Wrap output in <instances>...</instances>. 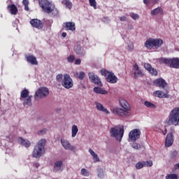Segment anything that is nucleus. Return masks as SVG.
<instances>
[{
    "instance_id": "obj_1",
    "label": "nucleus",
    "mask_w": 179,
    "mask_h": 179,
    "mask_svg": "<svg viewBox=\"0 0 179 179\" xmlns=\"http://www.w3.org/2000/svg\"><path fill=\"white\" fill-rule=\"evenodd\" d=\"M119 103L122 108H114L112 110V113L115 115H120V117H129L131 115L129 103L124 99H120Z\"/></svg>"
},
{
    "instance_id": "obj_2",
    "label": "nucleus",
    "mask_w": 179,
    "mask_h": 179,
    "mask_svg": "<svg viewBox=\"0 0 179 179\" xmlns=\"http://www.w3.org/2000/svg\"><path fill=\"white\" fill-rule=\"evenodd\" d=\"M167 125H174L178 127L179 125V107L174 108L169 113L168 119L166 120Z\"/></svg>"
},
{
    "instance_id": "obj_3",
    "label": "nucleus",
    "mask_w": 179,
    "mask_h": 179,
    "mask_svg": "<svg viewBox=\"0 0 179 179\" xmlns=\"http://www.w3.org/2000/svg\"><path fill=\"white\" fill-rule=\"evenodd\" d=\"M45 143H47V140L45 138L41 139L38 143L36 144V146L34 147V149L32 152L33 157H35V159H40L43 155L45 152Z\"/></svg>"
},
{
    "instance_id": "obj_4",
    "label": "nucleus",
    "mask_w": 179,
    "mask_h": 179,
    "mask_svg": "<svg viewBox=\"0 0 179 179\" xmlns=\"http://www.w3.org/2000/svg\"><path fill=\"white\" fill-rule=\"evenodd\" d=\"M110 136L115 138L117 142H121L124 136V126L119 124L110 128Z\"/></svg>"
},
{
    "instance_id": "obj_5",
    "label": "nucleus",
    "mask_w": 179,
    "mask_h": 179,
    "mask_svg": "<svg viewBox=\"0 0 179 179\" xmlns=\"http://www.w3.org/2000/svg\"><path fill=\"white\" fill-rule=\"evenodd\" d=\"M163 45V39L162 38H149L145 43L146 48H152L155 47L156 49L160 48Z\"/></svg>"
},
{
    "instance_id": "obj_6",
    "label": "nucleus",
    "mask_w": 179,
    "mask_h": 179,
    "mask_svg": "<svg viewBox=\"0 0 179 179\" xmlns=\"http://www.w3.org/2000/svg\"><path fill=\"white\" fill-rule=\"evenodd\" d=\"M31 95H30V92L27 90V89H24L21 91L20 100L22 101L23 106H29V107L31 106Z\"/></svg>"
},
{
    "instance_id": "obj_7",
    "label": "nucleus",
    "mask_w": 179,
    "mask_h": 179,
    "mask_svg": "<svg viewBox=\"0 0 179 179\" xmlns=\"http://www.w3.org/2000/svg\"><path fill=\"white\" fill-rule=\"evenodd\" d=\"M101 75L106 77V80L108 83H117L118 82V78L111 71H108L104 69L101 70Z\"/></svg>"
},
{
    "instance_id": "obj_8",
    "label": "nucleus",
    "mask_w": 179,
    "mask_h": 179,
    "mask_svg": "<svg viewBox=\"0 0 179 179\" xmlns=\"http://www.w3.org/2000/svg\"><path fill=\"white\" fill-rule=\"evenodd\" d=\"M39 5L45 13H51L55 9V6L48 0H39Z\"/></svg>"
},
{
    "instance_id": "obj_9",
    "label": "nucleus",
    "mask_w": 179,
    "mask_h": 179,
    "mask_svg": "<svg viewBox=\"0 0 179 179\" xmlns=\"http://www.w3.org/2000/svg\"><path fill=\"white\" fill-rule=\"evenodd\" d=\"M48 94H50V90L48 88L42 87L36 91L34 94L35 101H38L40 99H45Z\"/></svg>"
},
{
    "instance_id": "obj_10",
    "label": "nucleus",
    "mask_w": 179,
    "mask_h": 179,
    "mask_svg": "<svg viewBox=\"0 0 179 179\" xmlns=\"http://www.w3.org/2000/svg\"><path fill=\"white\" fill-rule=\"evenodd\" d=\"M159 62L160 64H166V65H169L171 68H176V69H179L178 58H173V59L160 58Z\"/></svg>"
},
{
    "instance_id": "obj_11",
    "label": "nucleus",
    "mask_w": 179,
    "mask_h": 179,
    "mask_svg": "<svg viewBox=\"0 0 179 179\" xmlns=\"http://www.w3.org/2000/svg\"><path fill=\"white\" fill-rule=\"evenodd\" d=\"M62 85L63 86V87H65V89H71L73 87V80H72L69 74L66 73L64 75Z\"/></svg>"
},
{
    "instance_id": "obj_12",
    "label": "nucleus",
    "mask_w": 179,
    "mask_h": 179,
    "mask_svg": "<svg viewBox=\"0 0 179 179\" xmlns=\"http://www.w3.org/2000/svg\"><path fill=\"white\" fill-rule=\"evenodd\" d=\"M60 142L62 146L65 149V150H71L73 153H76V147L71 145V142H69V141L62 138Z\"/></svg>"
},
{
    "instance_id": "obj_13",
    "label": "nucleus",
    "mask_w": 179,
    "mask_h": 179,
    "mask_svg": "<svg viewBox=\"0 0 179 179\" xmlns=\"http://www.w3.org/2000/svg\"><path fill=\"white\" fill-rule=\"evenodd\" d=\"M141 138V130L139 129H134L129 133V139L131 142H136Z\"/></svg>"
},
{
    "instance_id": "obj_14",
    "label": "nucleus",
    "mask_w": 179,
    "mask_h": 179,
    "mask_svg": "<svg viewBox=\"0 0 179 179\" xmlns=\"http://www.w3.org/2000/svg\"><path fill=\"white\" fill-rule=\"evenodd\" d=\"M89 78L92 83L97 85L99 87H103V83H101V80L97 75L94 74V73H90L88 74Z\"/></svg>"
},
{
    "instance_id": "obj_15",
    "label": "nucleus",
    "mask_w": 179,
    "mask_h": 179,
    "mask_svg": "<svg viewBox=\"0 0 179 179\" xmlns=\"http://www.w3.org/2000/svg\"><path fill=\"white\" fill-rule=\"evenodd\" d=\"M133 71L135 79H138L139 76H143V71L141 70L138 64H134L133 66Z\"/></svg>"
},
{
    "instance_id": "obj_16",
    "label": "nucleus",
    "mask_w": 179,
    "mask_h": 179,
    "mask_svg": "<svg viewBox=\"0 0 179 179\" xmlns=\"http://www.w3.org/2000/svg\"><path fill=\"white\" fill-rule=\"evenodd\" d=\"M64 162L62 160L56 161L53 166L54 173H61L64 169H62Z\"/></svg>"
},
{
    "instance_id": "obj_17",
    "label": "nucleus",
    "mask_w": 179,
    "mask_h": 179,
    "mask_svg": "<svg viewBox=\"0 0 179 179\" xmlns=\"http://www.w3.org/2000/svg\"><path fill=\"white\" fill-rule=\"evenodd\" d=\"M173 143H174V136H173V133L168 134L165 140L166 148H170V146H171Z\"/></svg>"
},
{
    "instance_id": "obj_18",
    "label": "nucleus",
    "mask_w": 179,
    "mask_h": 179,
    "mask_svg": "<svg viewBox=\"0 0 179 179\" xmlns=\"http://www.w3.org/2000/svg\"><path fill=\"white\" fill-rule=\"evenodd\" d=\"M144 68L148 71L151 75H153L154 76H157V70H156L155 68L152 67V65L149 63H145L144 64Z\"/></svg>"
},
{
    "instance_id": "obj_19",
    "label": "nucleus",
    "mask_w": 179,
    "mask_h": 179,
    "mask_svg": "<svg viewBox=\"0 0 179 179\" xmlns=\"http://www.w3.org/2000/svg\"><path fill=\"white\" fill-rule=\"evenodd\" d=\"M154 84L155 86H157L158 87H162V89H164V87H166L167 83L166 80L163 78H158L154 81Z\"/></svg>"
},
{
    "instance_id": "obj_20",
    "label": "nucleus",
    "mask_w": 179,
    "mask_h": 179,
    "mask_svg": "<svg viewBox=\"0 0 179 179\" xmlns=\"http://www.w3.org/2000/svg\"><path fill=\"white\" fill-rule=\"evenodd\" d=\"M30 24L33 27L38 29L39 30H41V29H43V23L41 22V21H40V20L33 19L30 21Z\"/></svg>"
},
{
    "instance_id": "obj_21",
    "label": "nucleus",
    "mask_w": 179,
    "mask_h": 179,
    "mask_svg": "<svg viewBox=\"0 0 179 179\" xmlns=\"http://www.w3.org/2000/svg\"><path fill=\"white\" fill-rule=\"evenodd\" d=\"M63 26L66 30H70V31H75L76 30V25L73 22H64Z\"/></svg>"
},
{
    "instance_id": "obj_22",
    "label": "nucleus",
    "mask_w": 179,
    "mask_h": 179,
    "mask_svg": "<svg viewBox=\"0 0 179 179\" xmlns=\"http://www.w3.org/2000/svg\"><path fill=\"white\" fill-rule=\"evenodd\" d=\"M154 96L155 97H158L159 99H169L168 93L160 90L154 92Z\"/></svg>"
},
{
    "instance_id": "obj_23",
    "label": "nucleus",
    "mask_w": 179,
    "mask_h": 179,
    "mask_svg": "<svg viewBox=\"0 0 179 179\" xmlns=\"http://www.w3.org/2000/svg\"><path fill=\"white\" fill-rule=\"evenodd\" d=\"M88 152L92 156L94 163H100V157H99V155L94 152V150L90 148Z\"/></svg>"
},
{
    "instance_id": "obj_24",
    "label": "nucleus",
    "mask_w": 179,
    "mask_h": 179,
    "mask_svg": "<svg viewBox=\"0 0 179 179\" xmlns=\"http://www.w3.org/2000/svg\"><path fill=\"white\" fill-rule=\"evenodd\" d=\"M18 143L24 148H30L31 146L30 141L22 138H18Z\"/></svg>"
},
{
    "instance_id": "obj_25",
    "label": "nucleus",
    "mask_w": 179,
    "mask_h": 179,
    "mask_svg": "<svg viewBox=\"0 0 179 179\" xmlns=\"http://www.w3.org/2000/svg\"><path fill=\"white\" fill-rule=\"evenodd\" d=\"M96 108L99 111H101L102 113H105L106 114H110V111L107 110V108H104L103 104L96 102L95 103Z\"/></svg>"
},
{
    "instance_id": "obj_26",
    "label": "nucleus",
    "mask_w": 179,
    "mask_h": 179,
    "mask_svg": "<svg viewBox=\"0 0 179 179\" xmlns=\"http://www.w3.org/2000/svg\"><path fill=\"white\" fill-rule=\"evenodd\" d=\"M163 8H162L161 7H158L151 10L150 15L152 16H157V15H163Z\"/></svg>"
},
{
    "instance_id": "obj_27",
    "label": "nucleus",
    "mask_w": 179,
    "mask_h": 179,
    "mask_svg": "<svg viewBox=\"0 0 179 179\" xmlns=\"http://www.w3.org/2000/svg\"><path fill=\"white\" fill-rule=\"evenodd\" d=\"M26 58L27 62H29L31 65H38V62H37V59L34 56L29 55L27 56Z\"/></svg>"
},
{
    "instance_id": "obj_28",
    "label": "nucleus",
    "mask_w": 179,
    "mask_h": 179,
    "mask_svg": "<svg viewBox=\"0 0 179 179\" xmlns=\"http://www.w3.org/2000/svg\"><path fill=\"white\" fill-rule=\"evenodd\" d=\"M93 90L94 93H96V94H107V93H108L106 90L100 87H95Z\"/></svg>"
},
{
    "instance_id": "obj_29",
    "label": "nucleus",
    "mask_w": 179,
    "mask_h": 179,
    "mask_svg": "<svg viewBox=\"0 0 179 179\" xmlns=\"http://www.w3.org/2000/svg\"><path fill=\"white\" fill-rule=\"evenodd\" d=\"M7 8L11 15H16L17 13V7L15 4L8 5Z\"/></svg>"
},
{
    "instance_id": "obj_30",
    "label": "nucleus",
    "mask_w": 179,
    "mask_h": 179,
    "mask_svg": "<svg viewBox=\"0 0 179 179\" xmlns=\"http://www.w3.org/2000/svg\"><path fill=\"white\" fill-rule=\"evenodd\" d=\"M78 132H79V129L76 124H73L71 127V138H76V135H78Z\"/></svg>"
},
{
    "instance_id": "obj_31",
    "label": "nucleus",
    "mask_w": 179,
    "mask_h": 179,
    "mask_svg": "<svg viewBox=\"0 0 179 179\" xmlns=\"http://www.w3.org/2000/svg\"><path fill=\"white\" fill-rule=\"evenodd\" d=\"M62 3L64 5L67 9H72V2H71V0H62Z\"/></svg>"
},
{
    "instance_id": "obj_32",
    "label": "nucleus",
    "mask_w": 179,
    "mask_h": 179,
    "mask_svg": "<svg viewBox=\"0 0 179 179\" xmlns=\"http://www.w3.org/2000/svg\"><path fill=\"white\" fill-rule=\"evenodd\" d=\"M80 175L83 176V177H89V176H90V171L85 168H83L80 170Z\"/></svg>"
},
{
    "instance_id": "obj_33",
    "label": "nucleus",
    "mask_w": 179,
    "mask_h": 179,
    "mask_svg": "<svg viewBox=\"0 0 179 179\" xmlns=\"http://www.w3.org/2000/svg\"><path fill=\"white\" fill-rule=\"evenodd\" d=\"M165 179H178V175L176 173H170L166 176Z\"/></svg>"
},
{
    "instance_id": "obj_34",
    "label": "nucleus",
    "mask_w": 179,
    "mask_h": 179,
    "mask_svg": "<svg viewBox=\"0 0 179 179\" xmlns=\"http://www.w3.org/2000/svg\"><path fill=\"white\" fill-rule=\"evenodd\" d=\"M145 164H146L145 162H139L136 164V169L137 170H141V169H143V167H145Z\"/></svg>"
},
{
    "instance_id": "obj_35",
    "label": "nucleus",
    "mask_w": 179,
    "mask_h": 179,
    "mask_svg": "<svg viewBox=\"0 0 179 179\" xmlns=\"http://www.w3.org/2000/svg\"><path fill=\"white\" fill-rule=\"evenodd\" d=\"M99 178H103L104 177V171L101 168L97 169Z\"/></svg>"
},
{
    "instance_id": "obj_36",
    "label": "nucleus",
    "mask_w": 179,
    "mask_h": 179,
    "mask_svg": "<svg viewBox=\"0 0 179 179\" xmlns=\"http://www.w3.org/2000/svg\"><path fill=\"white\" fill-rule=\"evenodd\" d=\"M129 16L133 20H139V15L135 13H130Z\"/></svg>"
},
{
    "instance_id": "obj_37",
    "label": "nucleus",
    "mask_w": 179,
    "mask_h": 179,
    "mask_svg": "<svg viewBox=\"0 0 179 179\" xmlns=\"http://www.w3.org/2000/svg\"><path fill=\"white\" fill-rule=\"evenodd\" d=\"M75 50L77 54H79V55L83 54V48H82V46L77 45Z\"/></svg>"
},
{
    "instance_id": "obj_38",
    "label": "nucleus",
    "mask_w": 179,
    "mask_h": 179,
    "mask_svg": "<svg viewBox=\"0 0 179 179\" xmlns=\"http://www.w3.org/2000/svg\"><path fill=\"white\" fill-rule=\"evenodd\" d=\"M144 104L146 107L150 108H156V106H155V104L152 103L150 101H145Z\"/></svg>"
},
{
    "instance_id": "obj_39",
    "label": "nucleus",
    "mask_w": 179,
    "mask_h": 179,
    "mask_svg": "<svg viewBox=\"0 0 179 179\" xmlns=\"http://www.w3.org/2000/svg\"><path fill=\"white\" fill-rule=\"evenodd\" d=\"M158 129H159V132H160L161 134H163V135H166L167 134V129L166 128V127H164L162 129V127H160V126H159Z\"/></svg>"
},
{
    "instance_id": "obj_40",
    "label": "nucleus",
    "mask_w": 179,
    "mask_h": 179,
    "mask_svg": "<svg viewBox=\"0 0 179 179\" xmlns=\"http://www.w3.org/2000/svg\"><path fill=\"white\" fill-rule=\"evenodd\" d=\"M131 147L133 149H136V150H139V149H141V144L138 143H133Z\"/></svg>"
},
{
    "instance_id": "obj_41",
    "label": "nucleus",
    "mask_w": 179,
    "mask_h": 179,
    "mask_svg": "<svg viewBox=\"0 0 179 179\" xmlns=\"http://www.w3.org/2000/svg\"><path fill=\"white\" fill-rule=\"evenodd\" d=\"M47 132H48V129H42L38 131L37 134H38V135H45V134H47Z\"/></svg>"
},
{
    "instance_id": "obj_42",
    "label": "nucleus",
    "mask_w": 179,
    "mask_h": 179,
    "mask_svg": "<svg viewBox=\"0 0 179 179\" xmlns=\"http://www.w3.org/2000/svg\"><path fill=\"white\" fill-rule=\"evenodd\" d=\"M134 43L129 42L128 43V48H127L128 51L132 52L134 51Z\"/></svg>"
},
{
    "instance_id": "obj_43",
    "label": "nucleus",
    "mask_w": 179,
    "mask_h": 179,
    "mask_svg": "<svg viewBox=\"0 0 179 179\" xmlns=\"http://www.w3.org/2000/svg\"><path fill=\"white\" fill-rule=\"evenodd\" d=\"M22 3L24 6L25 10H29V0H23Z\"/></svg>"
},
{
    "instance_id": "obj_44",
    "label": "nucleus",
    "mask_w": 179,
    "mask_h": 179,
    "mask_svg": "<svg viewBox=\"0 0 179 179\" xmlns=\"http://www.w3.org/2000/svg\"><path fill=\"white\" fill-rule=\"evenodd\" d=\"M90 6H92L94 9H96L97 8L96 0H89Z\"/></svg>"
},
{
    "instance_id": "obj_45",
    "label": "nucleus",
    "mask_w": 179,
    "mask_h": 179,
    "mask_svg": "<svg viewBox=\"0 0 179 179\" xmlns=\"http://www.w3.org/2000/svg\"><path fill=\"white\" fill-rule=\"evenodd\" d=\"M67 61L68 62L72 63L73 61H75V56L73 55H70L67 57Z\"/></svg>"
},
{
    "instance_id": "obj_46",
    "label": "nucleus",
    "mask_w": 179,
    "mask_h": 179,
    "mask_svg": "<svg viewBox=\"0 0 179 179\" xmlns=\"http://www.w3.org/2000/svg\"><path fill=\"white\" fill-rule=\"evenodd\" d=\"M64 78V76L62 74H59L56 76V79L57 82H62V79Z\"/></svg>"
},
{
    "instance_id": "obj_47",
    "label": "nucleus",
    "mask_w": 179,
    "mask_h": 179,
    "mask_svg": "<svg viewBox=\"0 0 179 179\" xmlns=\"http://www.w3.org/2000/svg\"><path fill=\"white\" fill-rule=\"evenodd\" d=\"M78 79L80 80H83V79H85V73L83 71L79 73Z\"/></svg>"
},
{
    "instance_id": "obj_48",
    "label": "nucleus",
    "mask_w": 179,
    "mask_h": 179,
    "mask_svg": "<svg viewBox=\"0 0 179 179\" xmlns=\"http://www.w3.org/2000/svg\"><path fill=\"white\" fill-rule=\"evenodd\" d=\"M145 166H146L147 167H152L153 166V162L152 161H147L145 162Z\"/></svg>"
},
{
    "instance_id": "obj_49",
    "label": "nucleus",
    "mask_w": 179,
    "mask_h": 179,
    "mask_svg": "<svg viewBox=\"0 0 179 179\" xmlns=\"http://www.w3.org/2000/svg\"><path fill=\"white\" fill-rule=\"evenodd\" d=\"M120 22H127L128 20V18L127 16L120 17Z\"/></svg>"
},
{
    "instance_id": "obj_50",
    "label": "nucleus",
    "mask_w": 179,
    "mask_h": 179,
    "mask_svg": "<svg viewBox=\"0 0 179 179\" xmlns=\"http://www.w3.org/2000/svg\"><path fill=\"white\" fill-rule=\"evenodd\" d=\"M176 170H179V163L175 165L173 169V173H176Z\"/></svg>"
},
{
    "instance_id": "obj_51",
    "label": "nucleus",
    "mask_w": 179,
    "mask_h": 179,
    "mask_svg": "<svg viewBox=\"0 0 179 179\" xmlns=\"http://www.w3.org/2000/svg\"><path fill=\"white\" fill-rule=\"evenodd\" d=\"M80 62H82V61L80 60V59H77L75 61V64L76 65H80Z\"/></svg>"
},
{
    "instance_id": "obj_52",
    "label": "nucleus",
    "mask_w": 179,
    "mask_h": 179,
    "mask_svg": "<svg viewBox=\"0 0 179 179\" xmlns=\"http://www.w3.org/2000/svg\"><path fill=\"white\" fill-rule=\"evenodd\" d=\"M145 5H149L150 3V0H143Z\"/></svg>"
},
{
    "instance_id": "obj_53",
    "label": "nucleus",
    "mask_w": 179,
    "mask_h": 179,
    "mask_svg": "<svg viewBox=\"0 0 179 179\" xmlns=\"http://www.w3.org/2000/svg\"><path fill=\"white\" fill-rule=\"evenodd\" d=\"M34 167H35V169H38L40 167V164L38 163L34 164Z\"/></svg>"
},
{
    "instance_id": "obj_54",
    "label": "nucleus",
    "mask_w": 179,
    "mask_h": 179,
    "mask_svg": "<svg viewBox=\"0 0 179 179\" xmlns=\"http://www.w3.org/2000/svg\"><path fill=\"white\" fill-rule=\"evenodd\" d=\"M62 37H66V33L63 32V33L62 34Z\"/></svg>"
},
{
    "instance_id": "obj_55",
    "label": "nucleus",
    "mask_w": 179,
    "mask_h": 179,
    "mask_svg": "<svg viewBox=\"0 0 179 179\" xmlns=\"http://www.w3.org/2000/svg\"><path fill=\"white\" fill-rule=\"evenodd\" d=\"M79 76V73L78 72H76L75 73H74V76Z\"/></svg>"
},
{
    "instance_id": "obj_56",
    "label": "nucleus",
    "mask_w": 179,
    "mask_h": 179,
    "mask_svg": "<svg viewBox=\"0 0 179 179\" xmlns=\"http://www.w3.org/2000/svg\"><path fill=\"white\" fill-rule=\"evenodd\" d=\"M154 3H157L159 2V0H152Z\"/></svg>"
}]
</instances>
